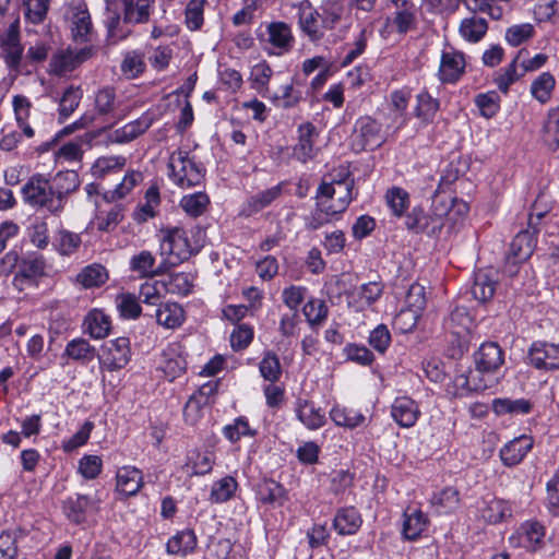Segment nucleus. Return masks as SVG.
<instances>
[{"label":"nucleus","instance_id":"obj_52","mask_svg":"<svg viewBox=\"0 0 559 559\" xmlns=\"http://www.w3.org/2000/svg\"><path fill=\"white\" fill-rule=\"evenodd\" d=\"M143 181V175L139 170H130L115 189L107 191L105 198L115 202L126 198L138 185Z\"/></svg>","mask_w":559,"mask_h":559},{"label":"nucleus","instance_id":"obj_7","mask_svg":"<svg viewBox=\"0 0 559 559\" xmlns=\"http://www.w3.org/2000/svg\"><path fill=\"white\" fill-rule=\"evenodd\" d=\"M157 369L164 373L168 381L181 377L187 369V360L185 356V347L180 342L168 343L162 350Z\"/></svg>","mask_w":559,"mask_h":559},{"label":"nucleus","instance_id":"obj_48","mask_svg":"<svg viewBox=\"0 0 559 559\" xmlns=\"http://www.w3.org/2000/svg\"><path fill=\"white\" fill-rule=\"evenodd\" d=\"M403 522V535L406 539L414 540L426 530L428 520L420 510L406 511Z\"/></svg>","mask_w":559,"mask_h":559},{"label":"nucleus","instance_id":"obj_21","mask_svg":"<svg viewBox=\"0 0 559 559\" xmlns=\"http://www.w3.org/2000/svg\"><path fill=\"white\" fill-rule=\"evenodd\" d=\"M295 414L300 423L310 430H318L326 421L324 412L306 399L296 401Z\"/></svg>","mask_w":559,"mask_h":559},{"label":"nucleus","instance_id":"obj_14","mask_svg":"<svg viewBox=\"0 0 559 559\" xmlns=\"http://www.w3.org/2000/svg\"><path fill=\"white\" fill-rule=\"evenodd\" d=\"M420 415L419 405L407 395L395 397L391 404V417L401 428L414 427Z\"/></svg>","mask_w":559,"mask_h":559},{"label":"nucleus","instance_id":"obj_61","mask_svg":"<svg viewBox=\"0 0 559 559\" xmlns=\"http://www.w3.org/2000/svg\"><path fill=\"white\" fill-rule=\"evenodd\" d=\"M416 24L417 21L415 7H407V9L401 8L396 10L393 17L390 21V25L392 26V28L401 35H404L407 32L415 29Z\"/></svg>","mask_w":559,"mask_h":559},{"label":"nucleus","instance_id":"obj_11","mask_svg":"<svg viewBox=\"0 0 559 559\" xmlns=\"http://www.w3.org/2000/svg\"><path fill=\"white\" fill-rule=\"evenodd\" d=\"M405 302L406 308L397 313V322L407 319L402 332H409L416 326L420 311L426 306L425 288L419 284L411 285Z\"/></svg>","mask_w":559,"mask_h":559},{"label":"nucleus","instance_id":"obj_43","mask_svg":"<svg viewBox=\"0 0 559 559\" xmlns=\"http://www.w3.org/2000/svg\"><path fill=\"white\" fill-rule=\"evenodd\" d=\"M127 164V158L122 155H110L98 157L91 167V173L95 178H104L107 175L121 171Z\"/></svg>","mask_w":559,"mask_h":559},{"label":"nucleus","instance_id":"obj_20","mask_svg":"<svg viewBox=\"0 0 559 559\" xmlns=\"http://www.w3.org/2000/svg\"><path fill=\"white\" fill-rule=\"evenodd\" d=\"M503 362V350L497 343H484L475 353V365L483 371H491L496 373Z\"/></svg>","mask_w":559,"mask_h":559},{"label":"nucleus","instance_id":"obj_4","mask_svg":"<svg viewBox=\"0 0 559 559\" xmlns=\"http://www.w3.org/2000/svg\"><path fill=\"white\" fill-rule=\"evenodd\" d=\"M191 231L182 227H167L160 230V252L170 264H179L199 252L201 246L193 240Z\"/></svg>","mask_w":559,"mask_h":559},{"label":"nucleus","instance_id":"obj_35","mask_svg":"<svg viewBox=\"0 0 559 559\" xmlns=\"http://www.w3.org/2000/svg\"><path fill=\"white\" fill-rule=\"evenodd\" d=\"M536 246L534 231L522 230L511 241L510 255L515 262L525 261L528 259Z\"/></svg>","mask_w":559,"mask_h":559},{"label":"nucleus","instance_id":"obj_40","mask_svg":"<svg viewBox=\"0 0 559 559\" xmlns=\"http://www.w3.org/2000/svg\"><path fill=\"white\" fill-rule=\"evenodd\" d=\"M439 110V100L432 97L427 91H421L416 96L414 115L423 124L432 122Z\"/></svg>","mask_w":559,"mask_h":559},{"label":"nucleus","instance_id":"obj_32","mask_svg":"<svg viewBox=\"0 0 559 559\" xmlns=\"http://www.w3.org/2000/svg\"><path fill=\"white\" fill-rule=\"evenodd\" d=\"M70 28L75 40L86 41L92 32V21L88 11L83 5L73 7L70 16Z\"/></svg>","mask_w":559,"mask_h":559},{"label":"nucleus","instance_id":"obj_63","mask_svg":"<svg viewBox=\"0 0 559 559\" xmlns=\"http://www.w3.org/2000/svg\"><path fill=\"white\" fill-rule=\"evenodd\" d=\"M155 255L148 250H142L131 257L129 265L130 270L141 277L154 274Z\"/></svg>","mask_w":559,"mask_h":559},{"label":"nucleus","instance_id":"obj_50","mask_svg":"<svg viewBox=\"0 0 559 559\" xmlns=\"http://www.w3.org/2000/svg\"><path fill=\"white\" fill-rule=\"evenodd\" d=\"M522 55L523 51H519V53L510 64L499 70L495 74L493 82L497 85L498 90L503 94H507L509 92L510 86L524 74L523 71L521 73L518 71V62Z\"/></svg>","mask_w":559,"mask_h":559},{"label":"nucleus","instance_id":"obj_2","mask_svg":"<svg viewBox=\"0 0 559 559\" xmlns=\"http://www.w3.org/2000/svg\"><path fill=\"white\" fill-rule=\"evenodd\" d=\"M354 181L348 176L323 181L317 190V205L328 216L343 213L349 205Z\"/></svg>","mask_w":559,"mask_h":559},{"label":"nucleus","instance_id":"obj_26","mask_svg":"<svg viewBox=\"0 0 559 559\" xmlns=\"http://www.w3.org/2000/svg\"><path fill=\"white\" fill-rule=\"evenodd\" d=\"M215 464V454L212 451L192 450L185 464L189 476H202L212 472Z\"/></svg>","mask_w":559,"mask_h":559},{"label":"nucleus","instance_id":"obj_34","mask_svg":"<svg viewBox=\"0 0 559 559\" xmlns=\"http://www.w3.org/2000/svg\"><path fill=\"white\" fill-rule=\"evenodd\" d=\"M533 409V403L526 399L512 400L499 397L492 401V411L497 416L526 415Z\"/></svg>","mask_w":559,"mask_h":559},{"label":"nucleus","instance_id":"obj_38","mask_svg":"<svg viewBox=\"0 0 559 559\" xmlns=\"http://www.w3.org/2000/svg\"><path fill=\"white\" fill-rule=\"evenodd\" d=\"M144 203L140 204L133 212V219L139 223H146L157 214L160 203L159 191L157 187H150L144 195Z\"/></svg>","mask_w":559,"mask_h":559},{"label":"nucleus","instance_id":"obj_29","mask_svg":"<svg viewBox=\"0 0 559 559\" xmlns=\"http://www.w3.org/2000/svg\"><path fill=\"white\" fill-rule=\"evenodd\" d=\"M512 514L509 502L499 498H490L484 500L483 506L479 507L480 518L489 524H498Z\"/></svg>","mask_w":559,"mask_h":559},{"label":"nucleus","instance_id":"obj_18","mask_svg":"<svg viewBox=\"0 0 559 559\" xmlns=\"http://www.w3.org/2000/svg\"><path fill=\"white\" fill-rule=\"evenodd\" d=\"M532 366L537 369L559 368V346L548 343H534L528 353Z\"/></svg>","mask_w":559,"mask_h":559},{"label":"nucleus","instance_id":"obj_1","mask_svg":"<svg viewBox=\"0 0 559 559\" xmlns=\"http://www.w3.org/2000/svg\"><path fill=\"white\" fill-rule=\"evenodd\" d=\"M453 212L451 201L435 202L429 213H425L420 207H414L407 214L405 225L412 231L437 235L448 222L454 219Z\"/></svg>","mask_w":559,"mask_h":559},{"label":"nucleus","instance_id":"obj_47","mask_svg":"<svg viewBox=\"0 0 559 559\" xmlns=\"http://www.w3.org/2000/svg\"><path fill=\"white\" fill-rule=\"evenodd\" d=\"M108 280V273L102 264H90L76 275V282L84 288L99 287Z\"/></svg>","mask_w":559,"mask_h":559},{"label":"nucleus","instance_id":"obj_37","mask_svg":"<svg viewBox=\"0 0 559 559\" xmlns=\"http://www.w3.org/2000/svg\"><path fill=\"white\" fill-rule=\"evenodd\" d=\"M197 547V536L191 530H183L171 536L167 544L166 550L170 555L185 557L191 554Z\"/></svg>","mask_w":559,"mask_h":559},{"label":"nucleus","instance_id":"obj_58","mask_svg":"<svg viewBox=\"0 0 559 559\" xmlns=\"http://www.w3.org/2000/svg\"><path fill=\"white\" fill-rule=\"evenodd\" d=\"M556 85L555 76L549 72L540 73L531 84V93L539 103H547Z\"/></svg>","mask_w":559,"mask_h":559},{"label":"nucleus","instance_id":"obj_25","mask_svg":"<svg viewBox=\"0 0 559 559\" xmlns=\"http://www.w3.org/2000/svg\"><path fill=\"white\" fill-rule=\"evenodd\" d=\"M117 490L124 496H134L143 486L142 472L133 466H122L118 469Z\"/></svg>","mask_w":559,"mask_h":559},{"label":"nucleus","instance_id":"obj_44","mask_svg":"<svg viewBox=\"0 0 559 559\" xmlns=\"http://www.w3.org/2000/svg\"><path fill=\"white\" fill-rule=\"evenodd\" d=\"M110 330L109 318L99 310L91 311L84 320V331L93 338L100 340L107 336Z\"/></svg>","mask_w":559,"mask_h":559},{"label":"nucleus","instance_id":"obj_46","mask_svg":"<svg viewBox=\"0 0 559 559\" xmlns=\"http://www.w3.org/2000/svg\"><path fill=\"white\" fill-rule=\"evenodd\" d=\"M163 282L166 293L187 296L193 289L194 276L190 272H178L170 274L167 280Z\"/></svg>","mask_w":559,"mask_h":559},{"label":"nucleus","instance_id":"obj_15","mask_svg":"<svg viewBox=\"0 0 559 559\" xmlns=\"http://www.w3.org/2000/svg\"><path fill=\"white\" fill-rule=\"evenodd\" d=\"M100 500L96 497L86 495H75L69 497L63 503V512L66 516L73 523H83L88 512H97L99 510Z\"/></svg>","mask_w":559,"mask_h":559},{"label":"nucleus","instance_id":"obj_13","mask_svg":"<svg viewBox=\"0 0 559 559\" xmlns=\"http://www.w3.org/2000/svg\"><path fill=\"white\" fill-rule=\"evenodd\" d=\"M534 447V439L528 435H521L513 438L499 450L502 464L507 467H514L523 462Z\"/></svg>","mask_w":559,"mask_h":559},{"label":"nucleus","instance_id":"obj_23","mask_svg":"<svg viewBox=\"0 0 559 559\" xmlns=\"http://www.w3.org/2000/svg\"><path fill=\"white\" fill-rule=\"evenodd\" d=\"M497 287V273L492 269L479 270L475 273L471 293L479 302L490 300Z\"/></svg>","mask_w":559,"mask_h":559},{"label":"nucleus","instance_id":"obj_8","mask_svg":"<svg viewBox=\"0 0 559 559\" xmlns=\"http://www.w3.org/2000/svg\"><path fill=\"white\" fill-rule=\"evenodd\" d=\"M266 34L264 50L269 56L281 57L292 50L295 39L290 26L285 22L270 23Z\"/></svg>","mask_w":559,"mask_h":559},{"label":"nucleus","instance_id":"obj_56","mask_svg":"<svg viewBox=\"0 0 559 559\" xmlns=\"http://www.w3.org/2000/svg\"><path fill=\"white\" fill-rule=\"evenodd\" d=\"M15 120L19 127L22 129L23 134L31 139L34 136V129L27 123V119L31 114V102L22 95H16L12 100Z\"/></svg>","mask_w":559,"mask_h":559},{"label":"nucleus","instance_id":"obj_5","mask_svg":"<svg viewBox=\"0 0 559 559\" xmlns=\"http://www.w3.org/2000/svg\"><path fill=\"white\" fill-rule=\"evenodd\" d=\"M168 168L170 180L182 189L199 186L205 176L203 165L182 148H177L170 154Z\"/></svg>","mask_w":559,"mask_h":559},{"label":"nucleus","instance_id":"obj_16","mask_svg":"<svg viewBox=\"0 0 559 559\" xmlns=\"http://www.w3.org/2000/svg\"><path fill=\"white\" fill-rule=\"evenodd\" d=\"M318 132L316 127L306 122L298 127V141L294 146V156L301 163L311 160L317 155Z\"/></svg>","mask_w":559,"mask_h":559},{"label":"nucleus","instance_id":"obj_64","mask_svg":"<svg viewBox=\"0 0 559 559\" xmlns=\"http://www.w3.org/2000/svg\"><path fill=\"white\" fill-rule=\"evenodd\" d=\"M144 55L136 50L129 51L124 55L121 62V72L127 79H135L145 70Z\"/></svg>","mask_w":559,"mask_h":559},{"label":"nucleus","instance_id":"obj_36","mask_svg":"<svg viewBox=\"0 0 559 559\" xmlns=\"http://www.w3.org/2000/svg\"><path fill=\"white\" fill-rule=\"evenodd\" d=\"M156 321L166 329H177L185 321V311L182 307L176 302H166L159 305L155 311Z\"/></svg>","mask_w":559,"mask_h":559},{"label":"nucleus","instance_id":"obj_55","mask_svg":"<svg viewBox=\"0 0 559 559\" xmlns=\"http://www.w3.org/2000/svg\"><path fill=\"white\" fill-rule=\"evenodd\" d=\"M317 12L310 8L300 10L299 27L302 33L311 40L319 41L323 38L324 33L317 20Z\"/></svg>","mask_w":559,"mask_h":559},{"label":"nucleus","instance_id":"obj_59","mask_svg":"<svg viewBox=\"0 0 559 559\" xmlns=\"http://www.w3.org/2000/svg\"><path fill=\"white\" fill-rule=\"evenodd\" d=\"M302 312L309 325L314 328L320 326L325 322L329 309L322 299L310 298L305 304Z\"/></svg>","mask_w":559,"mask_h":559},{"label":"nucleus","instance_id":"obj_49","mask_svg":"<svg viewBox=\"0 0 559 559\" xmlns=\"http://www.w3.org/2000/svg\"><path fill=\"white\" fill-rule=\"evenodd\" d=\"M273 75V70L266 61H261L251 68L249 81L251 87L260 95L266 96L269 93V83Z\"/></svg>","mask_w":559,"mask_h":559},{"label":"nucleus","instance_id":"obj_22","mask_svg":"<svg viewBox=\"0 0 559 559\" xmlns=\"http://www.w3.org/2000/svg\"><path fill=\"white\" fill-rule=\"evenodd\" d=\"M411 93L406 90H395L389 96V116L395 130L407 123V107Z\"/></svg>","mask_w":559,"mask_h":559},{"label":"nucleus","instance_id":"obj_6","mask_svg":"<svg viewBox=\"0 0 559 559\" xmlns=\"http://www.w3.org/2000/svg\"><path fill=\"white\" fill-rule=\"evenodd\" d=\"M385 142L381 124L370 116H364L356 120L352 133V147L356 152L374 150Z\"/></svg>","mask_w":559,"mask_h":559},{"label":"nucleus","instance_id":"obj_3","mask_svg":"<svg viewBox=\"0 0 559 559\" xmlns=\"http://www.w3.org/2000/svg\"><path fill=\"white\" fill-rule=\"evenodd\" d=\"M22 200L34 209L46 210L52 214L63 210L62 192H56L52 182L40 175L32 176L23 186Z\"/></svg>","mask_w":559,"mask_h":559},{"label":"nucleus","instance_id":"obj_19","mask_svg":"<svg viewBox=\"0 0 559 559\" xmlns=\"http://www.w3.org/2000/svg\"><path fill=\"white\" fill-rule=\"evenodd\" d=\"M152 123V117L148 114H144L140 118L111 131L108 134V140L116 144L129 143L143 134Z\"/></svg>","mask_w":559,"mask_h":559},{"label":"nucleus","instance_id":"obj_45","mask_svg":"<svg viewBox=\"0 0 559 559\" xmlns=\"http://www.w3.org/2000/svg\"><path fill=\"white\" fill-rule=\"evenodd\" d=\"M238 489V483L233 476H225L215 480L211 486L210 501L212 503H223L230 500Z\"/></svg>","mask_w":559,"mask_h":559},{"label":"nucleus","instance_id":"obj_62","mask_svg":"<svg viewBox=\"0 0 559 559\" xmlns=\"http://www.w3.org/2000/svg\"><path fill=\"white\" fill-rule=\"evenodd\" d=\"M116 308L120 316L128 320L138 319L141 314V306L138 297L131 293H122L116 297Z\"/></svg>","mask_w":559,"mask_h":559},{"label":"nucleus","instance_id":"obj_60","mask_svg":"<svg viewBox=\"0 0 559 559\" xmlns=\"http://www.w3.org/2000/svg\"><path fill=\"white\" fill-rule=\"evenodd\" d=\"M81 242L79 234L68 229H60L56 234L53 246L61 255L70 257L79 250Z\"/></svg>","mask_w":559,"mask_h":559},{"label":"nucleus","instance_id":"obj_39","mask_svg":"<svg viewBox=\"0 0 559 559\" xmlns=\"http://www.w3.org/2000/svg\"><path fill=\"white\" fill-rule=\"evenodd\" d=\"M44 274V262L39 259L24 260L17 274L14 276L13 283L19 289H23L25 285H31L39 276Z\"/></svg>","mask_w":559,"mask_h":559},{"label":"nucleus","instance_id":"obj_9","mask_svg":"<svg viewBox=\"0 0 559 559\" xmlns=\"http://www.w3.org/2000/svg\"><path fill=\"white\" fill-rule=\"evenodd\" d=\"M131 357L130 341L127 337H118L108 341L103 346V355L99 358L100 369L109 371L118 370L127 366Z\"/></svg>","mask_w":559,"mask_h":559},{"label":"nucleus","instance_id":"obj_51","mask_svg":"<svg viewBox=\"0 0 559 559\" xmlns=\"http://www.w3.org/2000/svg\"><path fill=\"white\" fill-rule=\"evenodd\" d=\"M431 506L436 508L439 513H450L459 508L460 496L454 487H445L436 492L431 500Z\"/></svg>","mask_w":559,"mask_h":559},{"label":"nucleus","instance_id":"obj_53","mask_svg":"<svg viewBox=\"0 0 559 559\" xmlns=\"http://www.w3.org/2000/svg\"><path fill=\"white\" fill-rule=\"evenodd\" d=\"M257 432V429L250 426L248 418L245 416L235 418L223 428V436L231 443L238 442L243 437L253 438Z\"/></svg>","mask_w":559,"mask_h":559},{"label":"nucleus","instance_id":"obj_33","mask_svg":"<svg viewBox=\"0 0 559 559\" xmlns=\"http://www.w3.org/2000/svg\"><path fill=\"white\" fill-rule=\"evenodd\" d=\"M153 0H123V22L146 23L151 16Z\"/></svg>","mask_w":559,"mask_h":559},{"label":"nucleus","instance_id":"obj_24","mask_svg":"<svg viewBox=\"0 0 559 559\" xmlns=\"http://www.w3.org/2000/svg\"><path fill=\"white\" fill-rule=\"evenodd\" d=\"M382 293L383 284L381 282L361 284L352 292L349 304L353 305L356 310L361 311L372 306L382 296Z\"/></svg>","mask_w":559,"mask_h":559},{"label":"nucleus","instance_id":"obj_54","mask_svg":"<svg viewBox=\"0 0 559 559\" xmlns=\"http://www.w3.org/2000/svg\"><path fill=\"white\" fill-rule=\"evenodd\" d=\"M544 143L554 151L559 150V106L551 108L543 127Z\"/></svg>","mask_w":559,"mask_h":559},{"label":"nucleus","instance_id":"obj_41","mask_svg":"<svg viewBox=\"0 0 559 559\" xmlns=\"http://www.w3.org/2000/svg\"><path fill=\"white\" fill-rule=\"evenodd\" d=\"M330 418L336 426L349 429L361 426L366 420V417L359 411L341 405H334L331 408Z\"/></svg>","mask_w":559,"mask_h":559},{"label":"nucleus","instance_id":"obj_27","mask_svg":"<svg viewBox=\"0 0 559 559\" xmlns=\"http://www.w3.org/2000/svg\"><path fill=\"white\" fill-rule=\"evenodd\" d=\"M362 519L353 507L340 509L333 520V527L338 535H354L360 528Z\"/></svg>","mask_w":559,"mask_h":559},{"label":"nucleus","instance_id":"obj_42","mask_svg":"<svg viewBox=\"0 0 559 559\" xmlns=\"http://www.w3.org/2000/svg\"><path fill=\"white\" fill-rule=\"evenodd\" d=\"M22 51L19 33L11 27L5 39L2 41L1 50V56L9 68L17 69L22 58Z\"/></svg>","mask_w":559,"mask_h":559},{"label":"nucleus","instance_id":"obj_28","mask_svg":"<svg viewBox=\"0 0 559 559\" xmlns=\"http://www.w3.org/2000/svg\"><path fill=\"white\" fill-rule=\"evenodd\" d=\"M282 194V185H276L263 191H260L246 201L241 209V214L251 216L271 205Z\"/></svg>","mask_w":559,"mask_h":559},{"label":"nucleus","instance_id":"obj_31","mask_svg":"<svg viewBox=\"0 0 559 559\" xmlns=\"http://www.w3.org/2000/svg\"><path fill=\"white\" fill-rule=\"evenodd\" d=\"M63 356L73 361L86 365L94 360V358L97 356V350L95 346L91 345L87 340L78 337L68 342L63 352Z\"/></svg>","mask_w":559,"mask_h":559},{"label":"nucleus","instance_id":"obj_30","mask_svg":"<svg viewBox=\"0 0 559 559\" xmlns=\"http://www.w3.org/2000/svg\"><path fill=\"white\" fill-rule=\"evenodd\" d=\"M488 31V22L476 14L464 17L459 25L460 36L467 43L480 41Z\"/></svg>","mask_w":559,"mask_h":559},{"label":"nucleus","instance_id":"obj_17","mask_svg":"<svg viewBox=\"0 0 559 559\" xmlns=\"http://www.w3.org/2000/svg\"><path fill=\"white\" fill-rule=\"evenodd\" d=\"M90 55V48H83L79 51L70 49L60 50L52 56L50 71L56 75H63L73 71L80 63L85 61Z\"/></svg>","mask_w":559,"mask_h":559},{"label":"nucleus","instance_id":"obj_57","mask_svg":"<svg viewBox=\"0 0 559 559\" xmlns=\"http://www.w3.org/2000/svg\"><path fill=\"white\" fill-rule=\"evenodd\" d=\"M259 371L264 380L276 383L283 372L278 356L272 350H266L259 364Z\"/></svg>","mask_w":559,"mask_h":559},{"label":"nucleus","instance_id":"obj_12","mask_svg":"<svg viewBox=\"0 0 559 559\" xmlns=\"http://www.w3.org/2000/svg\"><path fill=\"white\" fill-rule=\"evenodd\" d=\"M466 67L465 57L453 48L444 49L441 53L438 75L442 83H455L463 75Z\"/></svg>","mask_w":559,"mask_h":559},{"label":"nucleus","instance_id":"obj_10","mask_svg":"<svg viewBox=\"0 0 559 559\" xmlns=\"http://www.w3.org/2000/svg\"><path fill=\"white\" fill-rule=\"evenodd\" d=\"M545 527L537 521H525L509 537L512 547H522L528 551H537L544 545Z\"/></svg>","mask_w":559,"mask_h":559}]
</instances>
